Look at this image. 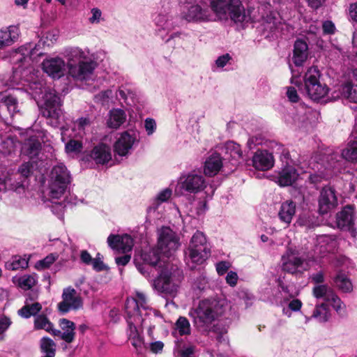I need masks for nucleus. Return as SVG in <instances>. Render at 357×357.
<instances>
[{
  "mask_svg": "<svg viewBox=\"0 0 357 357\" xmlns=\"http://www.w3.org/2000/svg\"><path fill=\"white\" fill-rule=\"evenodd\" d=\"M40 40L34 47L31 43L26 44L13 51L10 54V61L13 63V70L15 77L19 79H24L26 75L31 71V59L36 56L43 54L40 48Z\"/></svg>",
  "mask_w": 357,
  "mask_h": 357,
  "instance_id": "obj_3",
  "label": "nucleus"
},
{
  "mask_svg": "<svg viewBox=\"0 0 357 357\" xmlns=\"http://www.w3.org/2000/svg\"><path fill=\"white\" fill-rule=\"evenodd\" d=\"M70 174L63 164L54 166L50 174L49 184L50 196L52 199L60 198L66 192L70 183Z\"/></svg>",
  "mask_w": 357,
  "mask_h": 357,
  "instance_id": "obj_7",
  "label": "nucleus"
},
{
  "mask_svg": "<svg viewBox=\"0 0 357 357\" xmlns=\"http://www.w3.org/2000/svg\"><path fill=\"white\" fill-rule=\"evenodd\" d=\"M126 112L121 109H113L109 112V118L107 125L109 128L117 129L126 121Z\"/></svg>",
  "mask_w": 357,
  "mask_h": 357,
  "instance_id": "obj_33",
  "label": "nucleus"
},
{
  "mask_svg": "<svg viewBox=\"0 0 357 357\" xmlns=\"http://www.w3.org/2000/svg\"><path fill=\"white\" fill-rule=\"evenodd\" d=\"M91 264L93 266V268L98 272L109 269L108 266L104 264L101 259H93L91 257Z\"/></svg>",
  "mask_w": 357,
  "mask_h": 357,
  "instance_id": "obj_49",
  "label": "nucleus"
},
{
  "mask_svg": "<svg viewBox=\"0 0 357 357\" xmlns=\"http://www.w3.org/2000/svg\"><path fill=\"white\" fill-rule=\"evenodd\" d=\"M226 154L229 155L231 160L234 162V165L239 163V160L243 157V152L239 144L234 142H228L225 144Z\"/></svg>",
  "mask_w": 357,
  "mask_h": 357,
  "instance_id": "obj_35",
  "label": "nucleus"
},
{
  "mask_svg": "<svg viewBox=\"0 0 357 357\" xmlns=\"http://www.w3.org/2000/svg\"><path fill=\"white\" fill-rule=\"evenodd\" d=\"M328 91V86L325 83L319 82L303 86L302 92H305L311 100L319 101L324 98Z\"/></svg>",
  "mask_w": 357,
  "mask_h": 357,
  "instance_id": "obj_20",
  "label": "nucleus"
},
{
  "mask_svg": "<svg viewBox=\"0 0 357 357\" xmlns=\"http://www.w3.org/2000/svg\"><path fill=\"white\" fill-rule=\"evenodd\" d=\"M108 246L113 250L119 253H126L132 250L134 241L128 234H113L109 235L107 239Z\"/></svg>",
  "mask_w": 357,
  "mask_h": 357,
  "instance_id": "obj_13",
  "label": "nucleus"
},
{
  "mask_svg": "<svg viewBox=\"0 0 357 357\" xmlns=\"http://www.w3.org/2000/svg\"><path fill=\"white\" fill-rule=\"evenodd\" d=\"M82 149L83 144L80 140L70 139L65 144V150L68 154L79 153Z\"/></svg>",
  "mask_w": 357,
  "mask_h": 357,
  "instance_id": "obj_42",
  "label": "nucleus"
},
{
  "mask_svg": "<svg viewBox=\"0 0 357 357\" xmlns=\"http://www.w3.org/2000/svg\"><path fill=\"white\" fill-rule=\"evenodd\" d=\"M179 238L169 227H162L159 231L158 248L166 257L172 255L179 247Z\"/></svg>",
  "mask_w": 357,
  "mask_h": 357,
  "instance_id": "obj_8",
  "label": "nucleus"
},
{
  "mask_svg": "<svg viewBox=\"0 0 357 357\" xmlns=\"http://www.w3.org/2000/svg\"><path fill=\"white\" fill-rule=\"evenodd\" d=\"M17 99L13 95L0 93V116L7 112L10 116L19 112Z\"/></svg>",
  "mask_w": 357,
  "mask_h": 357,
  "instance_id": "obj_23",
  "label": "nucleus"
},
{
  "mask_svg": "<svg viewBox=\"0 0 357 357\" xmlns=\"http://www.w3.org/2000/svg\"><path fill=\"white\" fill-rule=\"evenodd\" d=\"M189 245H195L202 248V247H208L206 244V238L204 234L201 231H197L192 236Z\"/></svg>",
  "mask_w": 357,
  "mask_h": 357,
  "instance_id": "obj_44",
  "label": "nucleus"
},
{
  "mask_svg": "<svg viewBox=\"0 0 357 357\" xmlns=\"http://www.w3.org/2000/svg\"><path fill=\"white\" fill-rule=\"evenodd\" d=\"M18 172L22 176L26 178L33 174V165L30 162H24L19 167Z\"/></svg>",
  "mask_w": 357,
  "mask_h": 357,
  "instance_id": "obj_48",
  "label": "nucleus"
},
{
  "mask_svg": "<svg viewBox=\"0 0 357 357\" xmlns=\"http://www.w3.org/2000/svg\"><path fill=\"white\" fill-rule=\"evenodd\" d=\"M56 343L49 337H43L40 340V349L45 355L54 356L56 355Z\"/></svg>",
  "mask_w": 357,
  "mask_h": 357,
  "instance_id": "obj_36",
  "label": "nucleus"
},
{
  "mask_svg": "<svg viewBox=\"0 0 357 357\" xmlns=\"http://www.w3.org/2000/svg\"><path fill=\"white\" fill-rule=\"evenodd\" d=\"M287 96L289 101L291 102L296 103L298 102L300 100L296 89L293 86H289L287 88Z\"/></svg>",
  "mask_w": 357,
  "mask_h": 357,
  "instance_id": "obj_55",
  "label": "nucleus"
},
{
  "mask_svg": "<svg viewBox=\"0 0 357 357\" xmlns=\"http://www.w3.org/2000/svg\"><path fill=\"white\" fill-rule=\"evenodd\" d=\"M298 252L291 248H288L285 254L282 257V270L291 275L302 274L303 271L300 270L304 263V259L295 256Z\"/></svg>",
  "mask_w": 357,
  "mask_h": 357,
  "instance_id": "obj_10",
  "label": "nucleus"
},
{
  "mask_svg": "<svg viewBox=\"0 0 357 357\" xmlns=\"http://www.w3.org/2000/svg\"><path fill=\"white\" fill-rule=\"evenodd\" d=\"M349 19L350 21L357 23V2L350 3L349 7Z\"/></svg>",
  "mask_w": 357,
  "mask_h": 357,
  "instance_id": "obj_57",
  "label": "nucleus"
},
{
  "mask_svg": "<svg viewBox=\"0 0 357 357\" xmlns=\"http://www.w3.org/2000/svg\"><path fill=\"white\" fill-rule=\"evenodd\" d=\"M332 284L343 293H349L353 290L351 280L342 273H338L333 278Z\"/></svg>",
  "mask_w": 357,
  "mask_h": 357,
  "instance_id": "obj_32",
  "label": "nucleus"
},
{
  "mask_svg": "<svg viewBox=\"0 0 357 357\" xmlns=\"http://www.w3.org/2000/svg\"><path fill=\"white\" fill-rule=\"evenodd\" d=\"M172 196V190L169 188H166L162 190L158 195V200L160 202H167Z\"/></svg>",
  "mask_w": 357,
  "mask_h": 357,
  "instance_id": "obj_64",
  "label": "nucleus"
},
{
  "mask_svg": "<svg viewBox=\"0 0 357 357\" xmlns=\"http://www.w3.org/2000/svg\"><path fill=\"white\" fill-rule=\"evenodd\" d=\"M68 73L77 80H86L89 76V62L84 52L78 47L71 48L67 53Z\"/></svg>",
  "mask_w": 357,
  "mask_h": 357,
  "instance_id": "obj_6",
  "label": "nucleus"
},
{
  "mask_svg": "<svg viewBox=\"0 0 357 357\" xmlns=\"http://www.w3.org/2000/svg\"><path fill=\"white\" fill-rule=\"evenodd\" d=\"M188 250L192 262L197 264H202L211 255V250L208 247L199 248L197 245H189Z\"/></svg>",
  "mask_w": 357,
  "mask_h": 357,
  "instance_id": "obj_27",
  "label": "nucleus"
},
{
  "mask_svg": "<svg viewBox=\"0 0 357 357\" xmlns=\"http://www.w3.org/2000/svg\"><path fill=\"white\" fill-rule=\"evenodd\" d=\"M133 263H134L135 266H136L137 269L138 270V271L142 275H143L146 278L149 277V275H150L149 269L151 268H152L151 266H150L148 264H144V262L140 261L139 260V258L137 256L134 257Z\"/></svg>",
  "mask_w": 357,
  "mask_h": 357,
  "instance_id": "obj_45",
  "label": "nucleus"
},
{
  "mask_svg": "<svg viewBox=\"0 0 357 357\" xmlns=\"http://www.w3.org/2000/svg\"><path fill=\"white\" fill-rule=\"evenodd\" d=\"M160 254L162 253L157 248L143 250L137 256L140 261L151 267L158 266V275L153 280V286L160 293L172 295L177 291L178 284L183 279V271L173 264H162Z\"/></svg>",
  "mask_w": 357,
  "mask_h": 357,
  "instance_id": "obj_1",
  "label": "nucleus"
},
{
  "mask_svg": "<svg viewBox=\"0 0 357 357\" xmlns=\"http://www.w3.org/2000/svg\"><path fill=\"white\" fill-rule=\"evenodd\" d=\"M112 91L111 90L101 91L100 93L95 96L94 101L96 102H100L102 105H104L105 102H108V99L112 95Z\"/></svg>",
  "mask_w": 357,
  "mask_h": 357,
  "instance_id": "obj_51",
  "label": "nucleus"
},
{
  "mask_svg": "<svg viewBox=\"0 0 357 357\" xmlns=\"http://www.w3.org/2000/svg\"><path fill=\"white\" fill-rule=\"evenodd\" d=\"M324 35H333L336 31L335 24L331 20H326L322 23Z\"/></svg>",
  "mask_w": 357,
  "mask_h": 357,
  "instance_id": "obj_50",
  "label": "nucleus"
},
{
  "mask_svg": "<svg viewBox=\"0 0 357 357\" xmlns=\"http://www.w3.org/2000/svg\"><path fill=\"white\" fill-rule=\"evenodd\" d=\"M60 326L61 328L64 331H74L75 328V324L73 321H69L68 319H60Z\"/></svg>",
  "mask_w": 357,
  "mask_h": 357,
  "instance_id": "obj_63",
  "label": "nucleus"
},
{
  "mask_svg": "<svg viewBox=\"0 0 357 357\" xmlns=\"http://www.w3.org/2000/svg\"><path fill=\"white\" fill-rule=\"evenodd\" d=\"M15 150V141L13 137H7L5 139H1L0 153L3 155H9Z\"/></svg>",
  "mask_w": 357,
  "mask_h": 357,
  "instance_id": "obj_39",
  "label": "nucleus"
},
{
  "mask_svg": "<svg viewBox=\"0 0 357 357\" xmlns=\"http://www.w3.org/2000/svg\"><path fill=\"white\" fill-rule=\"evenodd\" d=\"M41 143L35 136L30 137L23 144L22 151L30 158L37 157L41 150Z\"/></svg>",
  "mask_w": 357,
  "mask_h": 357,
  "instance_id": "obj_29",
  "label": "nucleus"
},
{
  "mask_svg": "<svg viewBox=\"0 0 357 357\" xmlns=\"http://www.w3.org/2000/svg\"><path fill=\"white\" fill-rule=\"evenodd\" d=\"M312 317L318 318L321 322H326L328 321L331 317V312L328 305L323 303L320 305H316L313 311Z\"/></svg>",
  "mask_w": 357,
  "mask_h": 357,
  "instance_id": "obj_37",
  "label": "nucleus"
},
{
  "mask_svg": "<svg viewBox=\"0 0 357 357\" xmlns=\"http://www.w3.org/2000/svg\"><path fill=\"white\" fill-rule=\"evenodd\" d=\"M308 7L312 10H317L324 6L326 0H305Z\"/></svg>",
  "mask_w": 357,
  "mask_h": 357,
  "instance_id": "obj_62",
  "label": "nucleus"
},
{
  "mask_svg": "<svg viewBox=\"0 0 357 357\" xmlns=\"http://www.w3.org/2000/svg\"><path fill=\"white\" fill-rule=\"evenodd\" d=\"M210 6L221 18H229L236 24L247 21L245 9L241 0H211Z\"/></svg>",
  "mask_w": 357,
  "mask_h": 357,
  "instance_id": "obj_5",
  "label": "nucleus"
},
{
  "mask_svg": "<svg viewBox=\"0 0 357 357\" xmlns=\"http://www.w3.org/2000/svg\"><path fill=\"white\" fill-rule=\"evenodd\" d=\"M43 70L54 79H59L64 75L66 63L59 57L46 59L42 63Z\"/></svg>",
  "mask_w": 357,
  "mask_h": 357,
  "instance_id": "obj_14",
  "label": "nucleus"
},
{
  "mask_svg": "<svg viewBox=\"0 0 357 357\" xmlns=\"http://www.w3.org/2000/svg\"><path fill=\"white\" fill-rule=\"evenodd\" d=\"M52 326H53V324L43 313L39 314L34 318V328L36 330L43 329L50 332L52 330Z\"/></svg>",
  "mask_w": 357,
  "mask_h": 357,
  "instance_id": "obj_38",
  "label": "nucleus"
},
{
  "mask_svg": "<svg viewBox=\"0 0 357 357\" xmlns=\"http://www.w3.org/2000/svg\"><path fill=\"white\" fill-rule=\"evenodd\" d=\"M354 205H347L337 213V224L342 229H346L352 233L356 232L354 228Z\"/></svg>",
  "mask_w": 357,
  "mask_h": 357,
  "instance_id": "obj_15",
  "label": "nucleus"
},
{
  "mask_svg": "<svg viewBox=\"0 0 357 357\" xmlns=\"http://www.w3.org/2000/svg\"><path fill=\"white\" fill-rule=\"evenodd\" d=\"M222 160V157L218 153L211 155L204 163V174L209 177L215 176L223 165Z\"/></svg>",
  "mask_w": 357,
  "mask_h": 357,
  "instance_id": "obj_24",
  "label": "nucleus"
},
{
  "mask_svg": "<svg viewBox=\"0 0 357 357\" xmlns=\"http://www.w3.org/2000/svg\"><path fill=\"white\" fill-rule=\"evenodd\" d=\"M252 166L258 170L266 171L273 165V156L266 151H257L252 157Z\"/></svg>",
  "mask_w": 357,
  "mask_h": 357,
  "instance_id": "obj_22",
  "label": "nucleus"
},
{
  "mask_svg": "<svg viewBox=\"0 0 357 357\" xmlns=\"http://www.w3.org/2000/svg\"><path fill=\"white\" fill-rule=\"evenodd\" d=\"M309 56L307 43L301 38H298L294 44L292 61L297 67L303 66Z\"/></svg>",
  "mask_w": 357,
  "mask_h": 357,
  "instance_id": "obj_17",
  "label": "nucleus"
},
{
  "mask_svg": "<svg viewBox=\"0 0 357 357\" xmlns=\"http://www.w3.org/2000/svg\"><path fill=\"white\" fill-rule=\"evenodd\" d=\"M326 302L330 303L333 307L335 305H342L343 303L334 291L329 293Z\"/></svg>",
  "mask_w": 357,
  "mask_h": 357,
  "instance_id": "obj_53",
  "label": "nucleus"
},
{
  "mask_svg": "<svg viewBox=\"0 0 357 357\" xmlns=\"http://www.w3.org/2000/svg\"><path fill=\"white\" fill-rule=\"evenodd\" d=\"M210 11L199 5L191 6L183 17L188 22H206L210 20Z\"/></svg>",
  "mask_w": 357,
  "mask_h": 357,
  "instance_id": "obj_21",
  "label": "nucleus"
},
{
  "mask_svg": "<svg viewBox=\"0 0 357 357\" xmlns=\"http://www.w3.org/2000/svg\"><path fill=\"white\" fill-rule=\"evenodd\" d=\"M338 205L335 189L331 185L324 186L318 197V213L321 215H328L335 211Z\"/></svg>",
  "mask_w": 357,
  "mask_h": 357,
  "instance_id": "obj_9",
  "label": "nucleus"
},
{
  "mask_svg": "<svg viewBox=\"0 0 357 357\" xmlns=\"http://www.w3.org/2000/svg\"><path fill=\"white\" fill-rule=\"evenodd\" d=\"M321 76V73L318 67L313 66L307 69L303 77V82L295 80V77H292L291 83L295 84L300 91H303V86L319 82Z\"/></svg>",
  "mask_w": 357,
  "mask_h": 357,
  "instance_id": "obj_19",
  "label": "nucleus"
},
{
  "mask_svg": "<svg viewBox=\"0 0 357 357\" xmlns=\"http://www.w3.org/2000/svg\"><path fill=\"white\" fill-rule=\"evenodd\" d=\"M18 38L17 28L10 26L8 30L0 31V49L11 45Z\"/></svg>",
  "mask_w": 357,
  "mask_h": 357,
  "instance_id": "obj_31",
  "label": "nucleus"
},
{
  "mask_svg": "<svg viewBox=\"0 0 357 357\" xmlns=\"http://www.w3.org/2000/svg\"><path fill=\"white\" fill-rule=\"evenodd\" d=\"M5 266L8 270L16 271L21 268L23 269L28 266V260L25 258L15 256L11 261L6 262Z\"/></svg>",
  "mask_w": 357,
  "mask_h": 357,
  "instance_id": "obj_40",
  "label": "nucleus"
},
{
  "mask_svg": "<svg viewBox=\"0 0 357 357\" xmlns=\"http://www.w3.org/2000/svg\"><path fill=\"white\" fill-rule=\"evenodd\" d=\"M29 93L36 101L43 100L41 112L44 117L51 120L54 126L60 124L63 112L61 100L54 90L46 88L42 82H33L29 84Z\"/></svg>",
  "mask_w": 357,
  "mask_h": 357,
  "instance_id": "obj_2",
  "label": "nucleus"
},
{
  "mask_svg": "<svg viewBox=\"0 0 357 357\" xmlns=\"http://www.w3.org/2000/svg\"><path fill=\"white\" fill-rule=\"evenodd\" d=\"M144 127L149 135H152L156 129V123L153 119L147 118L144 121Z\"/></svg>",
  "mask_w": 357,
  "mask_h": 357,
  "instance_id": "obj_52",
  "label": "nucleus"
},
{
  "mask_svg": "<svg viewBox=\"0 0 357 357\" xmlns=\"http://www.w3.org/2000/svg\"><path fill=\"white\" fill-rule=\"evenodd\" d=\"M56 259V257L54 254H50L42 260L38 261L36 267L38 269H45L49 268Z\"/></svg>",
  "mask_w": 357,
  "mask_h": 357,
  "instance_id": "obj_46",
  "label": "nucleus"
},
{
  "mask_svg": "<svg viewBox=\"0 0 357 357\" xmlns=\"http://www.w3.org/2000/svg\"><path fill=\"white\" fill-rule=\"evenodd\" d=\"M296 203L292 200H287L281 204L278 213L280 220L282 222L289 225L296 213Z\"/></svg>",
  "mask_w": 357,
  "mask_h": 357,
  "instance_id": "obj_28",
  "label": "nucleus"
},
{
  "mask_svg": "<svg viewBox=\"0 0 357 357\" xmlns=\"http://www.w3.org/2000/svg\"><path fill=\"white\" fill-rule=\"evenodd\" d=\"M231 59V57L229 54L227 53L219 56L215 61V64L219 68H223L227 65Z\"/></svg>",
  "mask_w": 357,
  "mask_h": 357,
  "instance_id": "obj_60",
  "label": "nucleus"
},
{
  "mask_svg": "<svg viewBox=\"0 0 357 357\" xmlns=\"http://www.w3.org/2000/svg\"><path fill=\"white\" fill-rule=\"evenodd\" d=\"M229 268V264L227 261H222L216 264V271L219 275H225Z\"/></svg>",
  "mask_w": 357,
  "mask_h": 357,
  "instance_id": "obj_56",
  "label": "nucleus"
},
{
  "mask_svg": "<svg viewBox=\"0 0 357 357\" xmlns=\"http://www.w3.org/2000/svg\"><path fill=\"white\" fill-rule=\"evenodd\" d=\"M62 298L63 301L58 304V310L61 314L79 309L82 305V299L76 296V291L70 287L63 289Z\"/></svg>",
  "mask_w": 357,
  "mask_h": 357,
  "instance_id": "obj_12",
  "label": "nucleus"
},
{
  "mask_svg": "<svg viewBox=\"0 0 357 357\" xmlns=\"http://www.w3.org/2000/svg\"><path fill=\"white\" fill-rule=\"evenodd\" d=\"M41 310L42 305L40 303L35 302L30 303L25 301V305L17 311V314L24 319H29L31 317H34L35 318L39 314L38 313Z\"/></svg>",
  "mask_w": 357,
  "mask_h": 357,
  "instance_id": "obj_30",
  "label": "nucleus"
},
{
  "mask_svg": "<svg viewBox=\"0 0 357 357\" xmlns=\"http://www.w3.org/2000/svg\"><path fill=\"white\" fill-rule=\"evenodd\" d=\"M129 340L131 341L132 345L136 349H140L142 347V345L144 343V339L143 337L139 334H137V335H133L128 337Z\"/></svg>",
  "mask_w": 357,
  "mask_h": 357,
  "instance_id": "obj_58",
  "label": "nucleus"
},
{
  "mask_svg": "<svg viewBox=\"0 0 357 357\" xmlns=\"http://www.w3.org/2000/svg\"><path fill=\"white\" fill-rule=\"evenodd\" d=\"M176 326L181 335L190 334V325L187 318L180 317L176 322Z\"/></svg>",
  "mask_w": 357,
  "mask_h": 357,
  "instance_id": "obj_43",
  "label": "nucleus"
},
{
  "mask_svg": "<svg viewBox=\"0 0 357 357\" xmlns=\"http://www.w3.org/2000/svg\"><path fill=\"white\" fill-rule=\"evenodd\" d=\"M224 312L223 305L218 301L206 299L199 302L195 310L194 322L199 330L207 331L208 328Z\"/></svg>",
  "mask_w": 357,
  "mask_h": 357,
  "instance_id": "obj_4",
  "label": "nucleus"
},
{
  "mask_svg": "<svg viewBox=\"0 0 357 357\" xmlns=\"http://www.w3.org/2000/svg\"><path fill=\"white\" fill-rule=\"evenodd\" d=\"M35 283V278L31 275H24L19 279V286L23 289H31Z\"/></svg>",
  "mask_w": 357,
  "mask_h": 357,
  "instance_id": "obj_47",
  "label": "nucleus"
},
{
  "mask_svg": "<svg viewBox=\"0 0 357 357\" xmlns=\"http://www.w3.org/2000/svg\"><path fill=\"white\" fill-rule=\"evenodd\" d=\"M92 158L97 165H105L112 159L111 149L105 144H100L95 146L91 151Z\"/></svg>",
  "mask_w": 357,
  "mask_h": 357,
  "instance_id": "obj_26",
  "label": "nucleus"
},
{
  "mask_svg": "<svg viewBox=\"0 0 357 357\" xmlns=\"http://www.w3.org/2000/svg\"><path fill=\"white\" fill-rule=\"evenodd\" d=\"M333 291L327 284H319L312 288V295L317 299L324 298L326 301L328 295Z\"/></svg>",
  "mask_w": 357,
  "mask_h": 357,
  "instance_id": "obj_41",
  "label": "nucleus"
},
{
  "mask_svg": "<svg viewBox=\"0 0 357 357\" xmlns=\"http://www.w3.org/2000/svg\"><path fill=\"white\" fill-rule=\"evenodd\" d=\"M135 138L127 131L123 132L119 139L114 144V152L121 155L125 156L132 148Z\"/></svg>",
  "mask_w": 357,
  "mask_h": 357,
  "instance_id": "obj_25",
  "label": "nucleus"
},
{
  "mask_svg": "<svg viewBox=\"0 0 357 357\" xmlns=\"http://www.w3.org/2000/svg\"><path fill=\"white\" fill-rule=\"evenodd\" d=\"M12 321L8 317H0V335H3L10 326Z\"/></svg>",
  "mask_w": 357,
  "mask_h": 357,
  "instance_id": "obj_54",
  "label": "nucleus"
},
{
  "mask_svg": "<svg viewBox=\"0 0 357 357\" xmlns=\"http://www.w3.org/2000/svg\"><path fill=\"white\" fill-rule=\"evenodd\" d=\"M140 307L136 298H127L125 304L126 319L134 318V321H136L137 319H139L142 317Z\"/></svg>",
  "mask_w": 357,
  "mask_h": 357,
  "instance_id": "obj_34",
  "label": "nucleus"
},
{
  "mask_svg": "<svg viewBox=\"0 0 357 357\" xmlns=\"http://www.w3.org/2000/svg\"><path fill=\"white\" fill-rule=\"evenodd\" d=\"M341 93L349 102L357 103V70L341 85Z\"/></svg>",
  "mask_w": 357,
  "mask_h": 357,
  "instance_id": "obj_18",
  "label": "nucleus"
},
{
  "mask_svg": "<svg viewBox=\"0 0 357 357\" xmlns=\"http://www.w3.org/2000/svg\"><path fill=\"white\" fill-rule=\"evenodd\" d=\"M123 254L124 255L123 256L115 257V263L117 264V266H125L130 262L131 259V255L127 254V252Z\"/></svg>",
  "mask_w": 357,
  "mask_h": 357,
  "instance_id": "obj_59",
  "label": "nucleus"
},
{
  "mask_svg": "<svg viewBox=\"0 0 357 357\" xmlns=\"http://www.w3.org/2000/svg\"><path fill=\"white\" fill-rule=\"evenodd\" d=\"M297 169L291 165H286L278 173L275 177V182L280 187L293 185L298 178Z\"/></svg>",
  "mask_w": 357,
  "mask_h": 357,
  "instance_id": "obj_16",
  "label": "nucleus"
},
{
  "mask_svg": "<svg viewBox=\"0 0 357 357\" xmlns=\"http://www.w3.org/2000/svg\"><path fill=\"white\" fill-rule=\"evenodd\" d=\"M238 275L236 272L229 271L226 276V282L231 287H235L238 281Z\"/></svg>",
  "mask_w": 357,
  "mask_h": 357,
  "instance_id": "obj_61",
  "label": "nucleus"
},
{
  "mask_svg": "<svg viewBox=\"0 0 357 357\" xmlns=\"http://www.w3.org/2000/svg\"><path fill=\"white\" fill-rule=\"evenodd\" d=\"M179 184L181 188L188 193L196 194L206 188V182L204 176L194 172L189 173L180 178Z\"/></svg>",
  "mask_w": 357,
  "mask_h": 357,
  "instance_id": "obj_11",
  "label": "nucleus"
}]
</instances>
